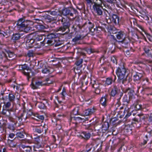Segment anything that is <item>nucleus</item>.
I'll list each match as a JSON object with an SVG mask.
<instances>
[{"mask_svg": "<svg viewBox=\"0 0 152 152\" xmlns=\"http://www.w3.org/2000/svg\"><path fill=\"white\" fill-rule=\"evenodd\" d=\"M104 25L108 32H110V34H115L117 32V31H118V29H117L114 26L110 25H107L106 24H104Z\"/></svg>", "mask_w": 152, "mask_h": 152, "instance_id": "nucleus-16", "label": "nucleus"}, {"mask_svg": "<svg viewBox=\"0 0 152 152\" xmlns=\"http://www.w3.org/2000/svg\"><path fill=\"white\" fill-rule=\"evenodd\" d=\"M125 77L126 78V80L125 81L124 85L126 83L127 81H128V82L129 83L130 82L132 81V78L131 76H129L128 75H127Z\"/></svg>", "mask_w": 152, "mask_h": 152, "instance_id": "nucleus-63", "label": "nucleus"}, {"mask_svg": "<svg viewBox=\"0 0 152 152\" xmlns=\"http://www.w3.org/2000/svg\"><path fill=\"white\" fill-rule=\"evenodd\" d=\"M6 94H7V95H4L1 98V96H0V100H2L4 101H7L8 99V94L7 93Z\"/></svg>", "mask_w": 152, "mask_h": 152, "instance_id": "nucleus-60", "label": "nucleus"}, {"mask_svg": "<svg viewBox=\"0 0 152 152\" xmlns=\"http://www.w3.org/2000/svg\"><path fill=\"white\" fill-rule=\"evenodd\" d=\"M126 72V69L123 63H121L120 66L118 67L116 72L118 77L117 82L118 83L124 84L126 80V78L125 77Z\"/></svg>", "mask_w": 152, "mask_h": 152, "instance_id": "nucleus-3", "label": "nucleus"}, {"mask_svg": "<svg viewBox=\"0 0 152 152\" xmlns=\"http://www.w3.org/2000/svg\"><path fill=\"white\" fill-rule=\"evenodd\" d=\"M109 126V124L108 122L105 121L102 124V132H104L105 131L108 130Z\"/></svg>", "mask_w": 152, "mask_h": 152, "instance_id": "nucleus-34", "label": "nucleus"}, {"mask_svg": "<svg viewBox=\"0 0 152 152\" xmlns=\"http://www.w3.org/2000/svg\"><path fill=\"white\" fill-rule=\"evenodd\" d=\"M61 10L57 9H55V10L50 11V13L53 15H59L61 16Z\"/></svg>", "mask_w": 152, "mask_h": 152, "instance_id": "nucleus-39", "label": "nucleus"}, {"mask_svg": "<svg viewBox=\"0 0 152 152\" xmlns=\"http://www.w3.org/2000/svg\"><path fill=\"white\" fill-rule=\"evenodd\" d=\"M72 113L75 115H80V113L79 112V109L78 108V107L75 108V109L73 110Z\"/></svg>", "mask_w": 152, "mask_h": 152, "instance_id": "nucleus-50", "label": "nucleus"}, {"mask_svg": "<svg viewBox=\"0 0 152 152\" xmlns=\"http://www.w3.org/2000/svg\"><path fill=\"white\" fill-rule=\"evenodd\" d=\"M118 119L117 118L114 117L111 118L110 120V121L111 123H112L113 125H114L118 123Z\"/></svg>", "mask_w": 152, "mask_h": 152, "instance_id": "nucleus-46", "label": "nucleus"}, {"mask_svg": "<svg viewBox=\"0 0 152 152\" xmlns=\"http://www.w3.org/2000/svg\"><path fill=\"white\" fill-rule=\"evenodd\" d=\"M108 96L107 94L105 95L104 96H102L100 100V104L104 107L107 105V97Z\"/></svg>", "mask_w": 152, "mask_h": 152, "instance_id": "nucleus-28", "label": "nucleus"}, {"mask_svg": "<svg viewBox=\"0 0 152 152\" xmlns=\"http://www.w3.org/2000/svg\"><path fill=\"white\" fill-rule=\"evenodd\" d=\"M6 56L5 58L9 60H12L16 56L14 52L8 49H4Z\"/></svg>", "mask_w": 152, "mask_h": 152, "instance_id": "nucleus-12", "label": "nucleus"}, {"mask_svg": "<svg viewBox=\"0 0 152 152\" xmlns=\"http://www.w3.org/2000/svg\"><path fill=\"white\" fill-rule=\"evenodd\" d=\"M16 23V25L15 28L20 31H23L27 33L33 30V22L26 20L25 17L19 18Z\"/></svg>", "mask_w": 152, "mask_h": 152, "instance_id": "nucleus-1", "label": "nucleus"}, {"mask_svg": "<svg viewBox=\"0 0 152 152\" xmlns=\"http://www.w3.org/2000/svg\"><path fill=\"white\" fill-rule=\"evenodd\" d=\"M87 23H85L83 25H81L79 23V24H77L75 23L74 24H73L74 26H75V28L77 29H78L77 27L78 28V30H81L82 28L83 27H84L86 25V24H87Z\"/></svg>", "mask_w": 152, "mask_h": 152, "instance_id": "nucleus-43", "label": "nucleus"}, {"mask_svg": "<svg viewBox=\"0 0 152 152\" xmlns=\"http://www.w3.org/2000/svg\"><path fill=\"white\" fill-rule=\"evenodd\" d=\"M61 16L62 15L65 16H71L73 17L74 14L75 15L76 17L78 14L77 10L73 7H64L63 9L61 10Z\"/></svg>", "mask_w": 152, "mask_h": 152, "instance_id": "nucleus-4", "label": "nucleus"}, {"mask_svg": "<svg viewBox=\"0 0 152 152\" xmlns=\"http://www.w3.org/2000/svg\"><path fill=\"white\" fill-rule=\"evenodd\" d=\"M116 79V76L115 75H113L111 77L106 78L105 84L109 86L112 84L113 83H116L115 82Z\"/></svg>", "mask_w": 152, "mask_h": 152, "instance_id": "nucleus-18", "label": "nucleus"}, {"mask_svg": "<svg viewBox=\"0 0 152 152\" xmlns=\"http://www.w3.org/2000/svg\"><path fill=\"white\" fill-rule=\"evenodd\" d=\"M34 143L36 147L37 148H43L44 145L42 143V140L39 137H36L35 139Z\"/></svg>", "mask_w": 152, "mask_h": 152, "instance_id": "nucleus-24", "label": "nucleus"}, {"mask_svg": "<svg viewBox=\"0 0 152 152\" xmlns=\"http://www.w3.org/2000/svg\"><path fill=\"white\" fill-rule=\"evenodd\" d=\"M108 19H110V20L112 19L111 22L116 25H119V22L121 21V19L118 15L111 12L109 13Z\"/></svg>", "mask_w": 152, "mask_h": 152, "instance_id": "nucleus-9", "label": "nucleus"}, {"mask_svg": "<svg viewBox=\"0 0 152 152\" xmlns=\"http://www.w3.org/2000/svg\"><path fill=\"white\" fill-rule=\"evenodd\" d=\"M77 51L76 52L77 55L76 57L77 59L79 58L80 56H86L85 53L83 52V50H82L80 49H77Z\"/></svg>", "mask_w": 152, "mask_h": 152, "instance_id": "nucleus-35", "label": "nucleus"}, {"mask_svg": "<svg viewBox=\"0 0 152 152\" xmlns=\"http://www.w3.org/2000/svg\"><path fill=\"white\" fill-rule=\"evenodd\" d=\"M6 54L5 51H2L0 52V59L3 60L4 58H5Z\"/></svg>", "mask_w": 152, "mask_h": 152, "instance_id": "nucleus-55", "label": "nucleus"}, {"mask_svg": "<svg viewBox=\"0 0 152 152\" xmlns=\"http://www.w3.org/2000/svg\"><path fill=\"white\" fill-rule=\"evenodd\" d=\"M146 131L149 134V137H152V126H148L146 128Z\"/></svg>", "mask_w": 152, "mask_h": 152, "instance_id": "nucleus-42", "label": "nucleus"}, {"mask_svg": "<svg viewBox=\"0 0 152 152\" xmlns=\"http://www.w3.org/2000/svg\"><path fill=\"white\" fill-rule=\"evenodd\" d=\"M144 50L145 53L142 55L146 54V56L148 57L152 58V49L147 46L145 47L144 48Z\"/></svg>", "mask_w": 152, "mask_h": 152, "instance_id": "nucleus-25", "label": "nucleus"}, {"mask_svg": "<svg viewBox=\"0 0 152 152\" xmlns=\"http://www.w3.org/2000/svg\"><path fill=\"white\" fill-rule=\"evenodd\" d=\"M96 109L94 108L92 109H88L85 111V115L87 116L91 115L95 112Z\"/></svg>", "mask_w": 152, "mask_h": 152, "instance_id": "nucleus-37", "label": "nucleus"}, {"mask_svg": "<svg viewBox=\"0 0 152 152\" xmlns=\"http://www.w3.org/2000/svg\"><path fill=\"white\" fill-rule=\"evenodd\" d=\"M60 35L56 33H49L43 40L44 44H47L48 46L54 45L55 47L58 46L61 44L57 42V38Z\"/></svg>", "mask_w": 152, "mask_h": 152, "instance_id": "nucleus-2", "label": "nucleus"}, {"mask_svg": "<svg viewBox=\"0 0 152 152\" xmlns=\"http://www.w3.org/2000/svg\"><path fill=\"white\" fill-rule=\"evenodd\" d=\"M82 36L81 35L77 34L74 38L72 39V41L74 42H77L79 41L82 39Z\"/></svg>", "mask_w": 152, "mask_h": 152, "instance_id": "nucleus-41", "label": "nucleus"}, {"mask_svg": "<svg viewBox=\"0 0 152 152\" xmlns=\"http://www.w3.org/2000/svg\"><path fill=\"white\" fill-rule=\"evenodd\" d=\"M37 28L39 30L41 31L45 29V26L40 23H38L36 26Z\"/></svg>", "mask_w": 152, "mask_h": 152, "instance_id": "nucleus-45", "label": "nucleus"}, {"mask_svg": "<svg viewBox=\"0 0 152 152\" xmlns=\"http://www.w3.org/2000/svg\"><path fill=\"white\" fill-rule=\"evenodd\" d=\"M29 68L28 69L29 70H25L23 73L24 75L27 76L28 81L30 78L34 75V73L32 71L31 68L29 67Z\"/></svg>", "mask_w": 152, "mask_h": 152, "instance_id": "nucleus-21", "label": "nucleus"}, {"mask_svg": "<svg viewBox=\"0 0 152 152\" xmlns=\"http://www.w3.org/2000/svg\"><path fill=\"white\" fill-rule=\"evenodd\" d=\"M14 111L12 108L10 109H6L3 108L2 111V114L7 117H10L11 112H13Z\"/></svg>", "mask_w": 152, "mask_h": 152, "instance_id": "nucleus-27", "label": "nucleus"}, {"mask_svg": "<svg viewBox=\"0 0 152 152\" xmlns=\"http://www.w3.org/2000/svg\"><path fill=\"white\" fill-rule=\"evenodd\" d=\"M16 139V138H15L12 140H11L10 139L8 140V142L10 147L13 148L15 147H16L17 143V142H16L15 141Z\"/></svg>", "mask_w": 152, "mask_h": 152, "instance_id": "nucleus-36", "label": "nucleus"}, {"mask_svg": "<svg viewBox=\"0 0 152 152\" xmlns=\"http://www.w3.org/2000/svg\"><path fill=\"white\" fill-rule=\"evenodd\" d=\"M144 61L146 63L148 64L149 66H151L150 64L152 63V60L145 59H144Z\"/></svg>", "mask_w": 152, "mask_h": 152, "instance_id": "nucleus-64", "label": "nucleus"}, {"mask_svg": "<svg viewBox=\"0 0 152 152\" xmlns=\"http://www.w3.org/2000/svg\"><path fill=\"white\" fill-rule=\"evenodd\" d=\"M61 94L62 95V98L63 99H65V96H66L67 94L66 92V89L65 88H63L62 89V91L61 93Z\"/></svg>", "mask_w": 152, "mask_h": 152, "instance_id": "nucleus-54", "label": "nucleus"}, {"mask_svg": "<svg viewBox=\"0 0 152 152\" xmlns=\"http://www.w3.org/2000/svg\"><path fill=\"white\" fill-rule=\"evenodd\" d=\"M91 85L92 87L95 88V89L99 88V84L98 83L97 84L96 81H94V83L93 84H92Z\"/></svg>", "mask_w": 152, "mask_h": 152, "instance_id": "nucleus-62", "label": "nucleus"}, {"mask_svg": "<svg viewBox=\"0 0 152 152\" xmlns=\"http://www.w3.org/2000/svg\"><path fill=\"white\" fill-rule=\"evenodd\" d=\"M71 25V23L69 21L66 20L65 22L62 23L61 26L58 28L56 30L57 31H61L62 32L66 31L64 33L62 34L63 35H64L70 32V29L69 28Z\"/></svg>", "mask_w": 152, "mask_h": 152, "instance_id": "nucleus-6", "label": "nucleus"}, {"mask_svg": "<svg viewBox=\"0 0 152 152\" xmlns=\"http://www.w3.org/2000/svg\"><path fill=\"white\" fill-rule=\"evenodd\" d=\"M21 147L23 149L20 148V152H31L32 151L31 148V146L21 145Z\"/></svg>", "mask_w": 152, "mask_h": 152, "instance_id": "nucleus-30", "label": "nucleus"}, {"mask_svg": "<svg viewBox=\"0 0 152 152\" xmlns=\"http://www.w3.org/2000/svg\"><path fill=\"white\" fill-rule=\"evenodd\" d=\"M123 92L124 93H127L129 98L132 99L134 93V91L133 88L128 87L123 90Z\"/></svg>", "mask_w": 152, "mask_h": 152, "instance_id": "nucleus-20", "label": "nucleus"}, {"mask_svg": "<svg viewBox=\"0 0 152 152\" xmlns=\"http://www.w3.org/2000/svg\"><path fill=\"white\" fill-rule=\"evenodd\" d=\"M46 83H44V81H42L41 79L38 78H33L32 79L31 86L33 89L39 88L40 86H42L46 85Z\"/></svg>", "mask_w": 152, "mask_h": 152, "instance_id": "nucleus-5", "label": "nucleus"}, {"mask_svg": "<svg viewBox=\"0 0 152 152\" xmlns=\"http://www.w3.org/2000/svg\"><path fill=\"white\" fill-rule=\"evenodd\" d=\"M16 136L18 137L23 138L24 137V135L23 132H17L16 134Z\"/></svg>", "mask_w": 152, "mask_h": 152, "instance_id": "nucleus-57", "label": "nucleus"}, {"mask_svg": "<svg viewBox=\"0 0 152 152\" xmlns=\"http://www.w3.org/2000/svg\"><path fill=\"white\" fill-rule=\"evenodd\" d=\"M70 121L76 124L78 123L84 122L85 120L84 118L80 117L71 116L69 119Z\"/></svg>", "mask_w": 152, "mask_h": 152, "instance_id": "nucleus-13", "label": "nucleus"}, {"mask_svg": "<svg viewBox=\"0 0 152 152\" xmlns=\"http://www.w3.org/2000/svg\"><path fill=\"white\" fill-rule=\"evenodd\" d=\"M93 126V125L91 124H88L86 126V129L89 130L90 132H83L80 135V137L82 139H84L85 141L88 140L90 138L91 136V134L89 132L92 131V127Z\"/></svg>", "mask_w": 152, "mask_h": 152, "instance_id": "nucleus-7", "label": "nucleus"}, {"mask_svg": "<svg viewBox=\"0 0 152 152\" xmlns=\"http://www.w3.org/2000/svg\"><path fill=\"white\" fill-rule=\"evenodd\" d=\"M37 44V47L38 48H39L41 47L42 46H44L45 45H46V46H48L47 44H44L43 42V41L42 42H39L38 43H36L34 45H36Z\"/></svg>", "mask_w": 152, "mask_h": 152, "instance_id": "nucleus-51", "label": "nucleus"}, {"mask_svg": "<svg viewBox=\"0 0 152 152\" xmlns=\"http://www.w3.org/2000/svg\"><path fill=\"white\" fill-rule=\"evenodd\" d=\"M115 34H116V36L118 39H123L125 37V34L124 32L118 29V31H117Z\"/></svg>", "mask_w": 152, "mask_h": 152, "instance_id": "nucleus-23", "label": "nucleus"}, {"mask_svg": "<svg viewBox=\"0 0 152 152\" xmlns=\"http://www.w3.org/2000/svg\"><path fill=\"white\" fill-rule=\"evenodd\" d=\"M120 91L119 87L117 83H114L113 85L110 95L111 96L114 97L118 95Z\"/></svg>", "mask_w": 152, "mask_h": 152, "instance_id": "nucleus-11", "label": "nucleus"}, {"mask_svg": "<svg viewBox=\"0 0 152 152\" xmlns=\"http://www.w3.org/2000/svg\"><path fill=\"white\" fill-rule=\"evenodd\" d=\"M36 105H37L38 107L40 109H44L46 107L45 104L42 102H38Z\"/></svg>", "mask_w": 152, "mask_h": 152, "instance_id": "nucleus-44", "label": "nucleus"}, {"mask_svg": "<svg viewBox=\"0 0 152 152\" xmlns=\"http://www.w3.org/2000/svg\"><path fill=\"white\" fill-rule=\"evenodd\" d=\"M83 62V60L82 58L80 59H77V60L75 62V64L77 66H79L80 67H81L83 65L82 64Z\"/></svg>", "mask_w": 152, "mask_h": 152, "instance_id": "nucleus-40", "label": "nucleus"}, {"mask_svg": "<svg viewBox=\"0 0 152 152\" xmlns=\"http://www.w3.org/2000/svg\"><path fill=\"white\" fill-rule=\"evenodd\" d=\"M144 72L141 71L135 72V74L133 76V80L135 82L139 83L141 80H143L142 79Z\"/></svg>", "mask_w": 152, "mask_h": 152, "instance_id": "nucleus-10", "label": "nucleus"}, {"mask_svg": "<svg viewBox=\"0 0 152 152\" xmlns=\"http://www.w3.org/2000/svg\"><path fill=\"white\" fill-rule=\"evenodd\" d=\"M50 67L45 65L42 61V72L44 74H49L50 73Z\"/></svg>", "mask_w": 152, "mask_h": 152, "instance_id": "nucleus-31", "label": "nucleus"}, {"mask_svg": "<svg viewBox=\"0 0 152 152\" xmlns=\"http://www.w3.org/2000/svg\"><path fill=\"white\" fill-rule=\"evenodd\" d=\"M94 4L93 5V8L94 11L97 14V15L99 16L102 15L103 14L102 10L103 7L102 6V3L99 4L98 2H93Z\"/></svg>", "mask_w": 152, "mask_h": 152, "instance_id": "nucleus-8", "label": "nucleus"}, {"mask_svg": "<svg viewBox=\"0 0 152 152\" xmlns=\"http://www.w3.org/2000/svg\"><path fill=\"white\" fill-rule=\"evenodd\" d=\"M123 93H124L123 92H120H120L118 94L119 95L120 97L119 98L117 99V100L118 101V102H117V103L118 104H120L121 102H120V100L121 99V97L123 96Z\"/></svg>", "mask_w": 152, "mask_h": 152, "instance_id": "nucleus-61", "label": "nucleus"}, {"mask_svg": "<svg viewBox=\"0 0 152 152\" xmlns=\"http://www.w3.org/2000/svg\"><path fill=\"white\" fill-rule=\"evenodd\" d=\"M142 115H141V116L139 115H137L135 118L132 119L133 121L136 122L137 123H138L139 121H141V117Z\"/></svg>", "mask_w": 152, "mask_h": 152, "instance_id": "nucleus-48", "label": "nucleus"}, {"mask_svg": "<svg viewBox=\"0 0 152 152\" xmlns=\"http://www.w3.org/2000/svg\"><path fill=\"white\" fill-rule=\"evenodd\" d=\"M151 88L149 87L146 88H142L140 86L137 87V92L138 93L140 92L142 94H144V91H145L147 89H150Z\"/></svg>", "mask_w": 152, "mask_h": 152, "instance_id": "nucleus-38", "label": "nucleus"}, {"mask_svg": "<svg viewBox=\"0 0 152 152\" xmlns=\"http://www.w3.org/2000/svg\"><path fill=\"white\" fill-rule=\"evenodd\" d=\"M135 109L136 110H139L142 108V105L137 103H135L134 105Z\"/></svg>", "mask_w": 152, "mask_h": 152, "instance_id": "nucleus-49", "label": "nucleus"}, {"mask_svg": "<svg viewBox=\"0 0 152 152\" xmlns=\"http://www.w3.org/2000/svg\"><path fill=\"white\" fill-rule=\"evenodd\" d=\"M4 105L3 106V108L8 109L11 106V104L10 102H4Z\"/></svg>", "mask_w": 152, "mask_h": 152, "instance_id": "nucleus-53", "label": "nucleus"}, {"mask_svg": "<svg viewBox=\"0 0 152 152\" xmlns=\"http://www.w3.org/2000/svg\"><path fill=\"white\" fill-rule=\"evenodd\" d=\"M23 36L22 34H20L19 32L13 33L12 35L11 40L14 43H15L18 42L20 39L22 38L21 37Z\"/></svg>", "mask_w": 152, "mask_h": 152, "instance_id": "nucleus-14", "label": "nucleus"}, {"mask_svg": "<svg viewBox=\"0 0 152 152\" xmlns=\"http://www.w3.org/2000/svg\"><path fill=\"white\" fill-rule=\"evenodd\" d=\"M15 99V96L12 94L10 93L8 94V99L11 102H13Z\"/></svg>", "mask_w": 152, "mask_h": 152, "instance_id": "nucleus-47", "label": "nucleus"}, {"mask_svg": "<svg viewBox=\"0 0 152 152\" xmlns=\"http://www.w3.org/2000/svg\"><path fill=\"white\" fill-rule=\"evenodd\" d=\"M132 99L131 98H129L128 96L126 95H125L123 97L122 100L123 104L127 106L128 104L130 103V99Z\"/></svg>", "mask_w": 152, "mask_h": 152, "instance_id": "nucleus-26", "label": "nucleus"}, {"mask_svg": "<svg viewBox=\"0 0 152 152\" xmlns=\"http://www.w3.org/2000/svg\"><path fill=\"white\" fill-rule=\"evenodd\" d=\"M132 127L129 125H126L124 129V132L127 134H131L132 132Z\"/></svg>", "mask_w": 152, "mask_h": 152, "instance_id": "nucleus-29", "label": "nucleus"}, {"mask_svg": "<svg viewBox=\"0 0 152 152\" xmlns=\"http://www.w3.org/2000/svg\"><path fill=\"white\" fill-rule=\"evenodd\" d=\"M70 29L71 34H73L75 32H76L78 30V29H77L73 25H72Z\"/></svg>", "mask_w": 152, "mask_h": 152, "instance_id": "nucleus-52", "label": "nucleus"}, {"mask_svg": "<svg viewBox=\"0 0 152 152\" xmlns=\"http://www.w3.org/2000/svg\"><path fill=\"white\" fill-rule=\"evenodd\" d=\"M6 124L5 123H3V121H0V131H1V129H3L5 127Z\"/></svg>", "mask_w": 152, "mask_h": 152, "instance_id": "nucleus-58", "label": "nucleus"}, {"mask_svg": "<svg viewBox=\"0 0 152 152\" xmlns=\"http://www.w3.org/2000/svg\"><path fill=\"white\" fill-rule=\"evenodd\" d=\"M40 16L42 17V20L47 22H50L51 21L56 20L55 18L52 17L50 15L45 13L44 12H42V14L40 15Z\"/></svg>", "mask_w": 152, "mask_h": 152, "instance_id": "nucleus-17", "label": "nucleus"}, {"mask_svg": "<svg viewBox=\"0 0 152 152\" xmlns=\"http://www.w3.org/2000/svg\"><path fill=\"white\" fill-rule=\"evenodd\" d=\"M122 40L121 41H118V44L125 48H128L129 45V43L130 41L129 39L128 38L126 37Z\"/></svg>", "mask_w": 152, "mask_h": 152, "instance_id": "nucleus-15", "label": "nucleus"}, {"mask_svg": "<svg viewBox=\"0 0 152 152\" xmlns=\"http://www.w3.org/2000/svg\"><path fill=\"white\" fill-rule=\"evenodd\" d=\"M92 143L90 144H88L86 145V151L85 152H93L95 150L94 148L91 145Z\"/></svg>", "mask_w": 152, "mask_h": 152, "instance_id": "nucleus-33", "label": "nucleus"}, {"mask_svg": "<svg viewBox=\"0 0 152 152\" xmlns=\"http://www.w3.org/2000/svg\"><path fill=\"white\" fill-rule=\"evenodd\" d=\"M16 68L20 71H21V72L23 73L25 70H29V66L27 64H21L18 65L16 66Z\"/></svg>", "mask_w": 152, "mask_h": 152, "instance_id": "nucleus-22", "label": "nucleus"}, {"mask_svg": "<svg viewBox=\"0 0 152 152\" xmlns=\"http://www.w3.org/2000/svg\"><path fill=\"white\" fill-rule=\"evenodd\" d=\"M47 127V125L45 124L43 126H40L37 127L34 129V132L41 134L44 131L46 132L48 129Z\"/></svg>", "mask_w": 152, "mask_h": 152, "instance_id": "nucleus-19", "label": "nucleus"}, {"mask_svg": "<svg viewBox=\"0 0 152 152\" xmlns=\"http://www.w3.org/2000/svg\"><path fill=\"white\" fill-rule=\"evenodd\" d=\"M129 110L128 107H126L125 108L124 111H120L119 112L118 114L120 115H122L124 116L125 114L126 113V111H127V110Z\"/></svg>", "mask_w": 152, "mask_h": 152, "instance_id": "nucleus-59", "label": "nucleus"}, {"mask_svg": "<svg viewBox=\"0 0 152 152\" xmlns=\"http://www.w3.org/2000/svg\"><path fill=\"white\" fill-rule=\"evenodd\" d=\"M31 38L29 37H26L25 38V41H26V44L29 46L30 45V41Z\"/></svg>", "mask_w": 152, "mask_h": 152, "instance_id": "nucleus-56", "label": "nucleus"}, {"mask_svg": "<svg viewBox=\"0 0 152 152\" xmlns=\"http://www.w3.org/2000/svg\"><path fill=\"white\" fill-rule=\"evenodd\" d=\"M86 23H87V24H86V25L88 24V27L89 31H90L92 33L94 32L95 31V28H94L95 26L93 23H92L90 21L87 22Z\"/></svg>", "mask_w": 152, "mask_h": 152, "instance_id": "nucleus-32", "label": "nucleus"}]
</instances>
